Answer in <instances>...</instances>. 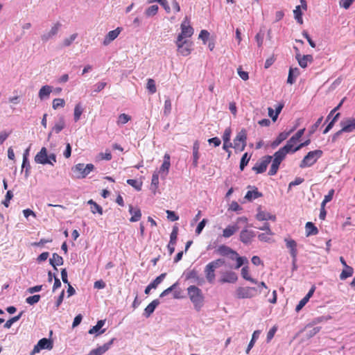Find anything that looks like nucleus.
<instances>
[{
  "instance_id": "obj_1",
  "label": "nucleus",
  "mask_w": 355,
  "mask_h": 355,
  "mask_svg": "<svg viewBox=\"0 0 355 355\" xmlns=\"http://www.w3.org/2000/svg\"><path fill=\"white\" fill-rule=\"evenodd\" d=\"M187 294L195 310L200 311L204 306L205 301L202 290L195 285H191L187 288Z\"/></svg>"
},
{
  "instance_id": "obj_2",
  "label": "nucleus",
  "mask_w": 355,
  "mask_h": 355,
  "mask_svg": "<svg viewBox=\"0 0 355 355\" xmlns=\"http://www.w3.org/2000/svg\"><path fill=\"white\" fill-rule=\"evenodd\" d=\"M225 263V259H217L206 265L204 272L206 279L209 284H213L216 278L215 270L223 266Z\"/></svg>"
},
{
  "instance_id": "obj_3",
  "label": "nucleus",
  "mask_w": 355,
  "mask_h": 355,
  "mask_svg": "<svg viewBox=\"0 0 355 355\" xmlns=\"http://www.w3.org/2000/svg\"><path fill=\"white\" fill-rule=\"evenodd\" d=\"M323 155L321 150H315L309 151L306 155L303 158L300 164L301 168L310 167L313 166Z\"/></svg>"
},
{
  "instance_id": "obj_4",
  "label": "nucleus",
  "mask_w": 355,
  "mask_h": 355,
  "mask_svg": "<svg viewBox=\"0 0 355 355\" xmlns=\"http://www.w3.org/2000/svg\"><path fill=\"white\" fill-rule=\"evenodd\" d=\"M94 168V166L92 164H82L79 163L72 167L71 170L75 174L76 178L83 179L86 178L91 171Z\"/></svg>"
},
{
  "instance_id": "obj_5",
  "label": "nucleus",
  "mask_w": 355,
  "mask_h": 355,
  "mask_svg": "<svg viewBox=\"0 0 355 355\" xmlns=\"http://www.w3.org/2000/svg\"><path fill=\"white\" fill-rule=\"evenodd\" d=\"M234 148L240 152L243 151L247 146V130L245 128L241 129L237 134L233 141Z\"/></svg>"
},
{
  "instance_id": "obj_6",
  "label": "nucleus",
  "mask_w": 355,
  "mask_h": 355,
  "mask_svg": "<svg viewBox=\"0 0 355 355\" xmlns=\"http://www.w3.org/2000/svg\"><path fill=\"white\" fill-rule=\"evenodd\" d=\"M260 293L261 291L255 287H239L236 289V296L239 299L252 298Z\"/></svg>"
},
{
  "instance_id": "obj_7",
  "label": "nucleus",
  "mask_w": 355,
  "mask_h": 355,
  "mask_svg": "<svg viewBox=\"0 0 355 355\" xmlns=\"http://www.w3.org/2000/svg\"><path fill=\"white\" fill-rule=\"evenodd\" d=\"M272 156L265 155L261 157L259 162H257L252 167V170L257 174L263 173L267 169L268 164L272 162Z\"/></svg>"
},
{
  "instance_id": "obj_8",
  "label": "nucleus",
  "mask_w": 355,
  "mask_h": 355,
  "mask_svg": "<svg viewBox=\"0 0 355 355\" xmlns=\"http://www.w3.org/2000/svg\"><path fill=\"white\" fill-rule=\"evenodd\" d=\"M53 347V343L51 339L43 338L40 339L36 345L34 346L33 349L31 352V355H34L36 353H38L42 349H48L51 350Z\"/></svg>"
},
{
  "instance_id": "obj_9",
  "label": "nucleus",
  "mask_w": 355,
  "mask_h": 355,
  "mask_svg": "<svg viewBox=\"0 0 355 355\" xmlns=\"http://www.w3.org/2000/svg\"><path fill=\"white\" fill-rule=\"evenodd\" d=\"M255 236L256 233L254 231L245 227L240 232L239 240L244 245H248L252 243L253 238Z\"/></svg>"
},
{
  "instance_id": "obj_10",
  "label": "nucleus",
  "mask_w": 355,
  "mask_h": 355,
  "mask_svg": "<svg viewBox=\"0 0 355 355\" xmlns=\"http://www.w3.org/2000/svg\"><path fill=\"white\" fill-rule=\"evenodd\" d=\"M185 280L193 279V282L201 285L204 282L203 278L198 275V272L196 269H187L183 272Z\"/></svg>"
},
{
  "instance_id": "obj_11",
  "label": "nucleus",
  "mask_w": 355,
  "mask_h": 355,
  "mask_svg": "<svg viewBox=\"0 0 355 355\" xmlns=\"http://www.w3.org/2000/svg\"><path fill=\"white\" fill-rule=\"evenodd\" d=\"M188 21L187 17L181 24V33L178 35L177 40L181 42L184 37H190L193 34V28L190 25H186L185 22Z\"/></svg>"
},
{
  "instance_id": "obj_12",
  "label": "nucleus",
  "mask_w": 355,
  "mask_h": 355,
  "mask_svg": "<svg viewBox=\"0 0 355 355\" xmlns=\"http://www.w3.org/2000/svg\"><path fill=\"white\" fill-rule=\"evenodd\" d=\"M35 162L37 164H50L53 166V163L48 158L47 150L42 147L35 157Z\"/></svg>"
},
{
  "instance_id": "obj_13",
  "label": "nucleus",
  "mask_w": 355,
  "mask_h": 355,
  "mask_svg": "<svg viewBox=\"0 0 355 355\" xmlns=\"http://www.w3.org/2000/svg\"><path fill=\"white\" fill-rule=\"evenodd\" d=\"M289 153H292V148L290 145L286 144L282 148H279L273 155V160L281 163L286 157V155Z\"/></svg>"
},
{
  "instance_id": "obj_14",
  "label": "nucleus",
  "mask_w": 355,
  "mask_h": 355,
  "mask_svg": "<svg viewBox=\"0 0 355 355\" xmlns=\"http://www.w3.org/2000/svg\"><path fill=\"white\" fill-rule=\"evenodd\" d=\"M62 24L60 22H56L48 33H45L41 35L42 42H47L49 40L55 37L60 29Z\"/></svg>"
},
{
  "instance_id": "obj_15",
  "label": "nucleus",
  "mask_w": 355,
  "mask_h": 355,
  "mask_svg": "<svg viewBox=\"0 0 355 355\" xmlns=\"http://www.w3.org/2000/svg\"><path fill=\"white\" fill-rule=\"evenodd\" d=\"M178 234V227L177 226H174L170 234V241L167 245V248L170 255H171L175 251V246L176 245Z\"/></svg>"
},
{
  "instance_id": "obj_16",
  "label": "nucleus",
  "mask_w": 355,
  "mask_h": 355,
  "mask_svg": "<svg viewBox=\"0 0 355 355\" xmlns=\"http://www.w3.org/2000/svg\"><path fill=\"white\" fill-rule=\"evenodd\" d=\"M176 45L178 47V52L182 56H187L191 53V44L186 40L179 42L178 40H177Z\"/></svg>"
},
{
  "instance_id": "obj_17",
  "label": "nucleus",
  "mask_w": 355,
  "mask_h": 355,
  "mask_svg": "<svg viewBox=\"0 0 355 355\" xmlns=\"http://www.w3.org/2000/svg\"><path fill=\"white\" fill-rule=\"evenodd\" d=\"M170 166V155L168 154H165L164 156V162L157 172L160 174L162 178H165L168 175Z\"/></svg>"
},
{
  "instance_id": "obj_18",
  "label": "nucleus",
  "mask_w": 355,
  "mask_h": 355,
  "mask_svg": "<svg viewBox=\"0 0 355 355\" xmlns=\"http://www.w3.org/2000/svg\"><path fill=\"white\" fill-rule=\"evenodd\" d=\"M342 131L344 132H352L355 131V118H348L340 122Z\"/></svg>"
},
{
  "instance_id": "obj_19",
  "label": "nucleus",
  "mask_w": 355,
  "mask_h": 355,
  "mask_svg": "<svg viewBox=\"0 0 355 355\" xmlns=\"http://www.w3.org/2000/svg\"><path fill=\"white\" fill-rule=\"evenodd\" d=\"M215 252L217 254L223 257H230V256H234L235 254L237 255V252L235 250H232L231 248L225 245H219L218 248L216 250Z\"/></svg>"
},
{
  "instance_id": "obj_20",
  "label": "nucleus",
  "mask_w": 355,
  "mask_h": 355,
  "mask_svg": "<svg viewBox=\"0 0 355 355\" xmlns=\"http://www.w3.org/2000/svg\"><path fill=\"white\" fill-rule=\"evenodd\" d=\"M166 275V273H162L160 275L157 277L151 283H150V284L146 287L144 291L145 294L148 295L151 289H155L157 286L164 279Z\"/></svg>"
},
{
  "instance_id": "obj_21",
  "label": "nucleus",
  "mask_w": 355,
  "mask_h": 355,
  "mask_svg": "<svg viewBox=\"0 0 355 355\" xmlns=\"http://www.w3.org/2000/svg\"><path fill=\"white\" fill-rule=\"evenodd\" d=\"M256 218L259 221L268 220H271L275 221L276 220V216L272 215L268 212L262 211L261 207H259L257 209V214L256 215Z\"/></svg>"
},
{
  "instance_id": "obj_22",
  "label": "nucleus",
  "mask_w": 355,
  "mask_h": 355,
  "mask_svg": "<svg viewBox=\"0 0 355 355\" xmlns=\"http://www.w3.org/2000/svg\"><path fill=\"white\" fill-rule=\"evenodd\" d=\"M295 58L302 68H306L307 67L308 62H311L313 60L311 55H301L299 53L296 54Z\"/></svg>"
},
{
  "instance_id": "obj_23",
  "label": "nucleus",
  "mask_w": 355,
  "mask_h": 355,
  "mask_svg": "<svg viewBox=\"0 0 355 355\" xmlns=\"http://www.w3.org/2000/svg\"><path fill=\"white\" fill-rule=\"evenodd\" d=\"M105 323V320H100L97 322L96 324L94 327H92L88 331L89 334H96V336H98L105 331V329H103L102 327Z\"/></svg>"
},
{
  "instance_id": "obj_24",
  "label": "nucleus",
  "mask_w": 355,
  "mask_h": 355,
  "mask_svg": "<svg viewBox=\"0 0 355 355\" xmlns=\"http://www.w3.org/2000/svg\"><path fill=\"white\" fill-rule=\"evenodd\" d=\"M237 275L232 271L224 272L220 279L221 283H234L237 281Z\"/></svg>"
},
{
  "instance_id": "obj_25",
  "label": "nucleus",
  "mask_w": 355,
  "mask_h": 355,
  "mask_svg": "<svg viewBox=\"0 0 355 355\" xmlns=\"http://www.w3.org/2000/svg\"><path fill=\"white\" fill-rule=\"evenodd\" d=\"M160 302L158 299L153 300L144 309L143 315L148 318L155 311L157 306L159 304Z\"/></svg>"
},
{
  "instance_id": "obj_26",
  "label": "nucleus",
  "mask_w": 355,
  "mask_h": 355,
  "mask_svg": "<svg viewBox=\"0 0 355 355\" xmlns=\"http://www.w3.org/2000/svg\"><path fill=\"white\" fill-rule=\"evenodd\" d=\"M65 126L64 116L63 115H59L58 120L52 127V132H54L55 134H58L65 128Z\"/></svg>"
},
{
  "instance_id": "obj_27",
  "label": "nucleus",
  "mask_w": 355,
  "mask_h": 355,
  "mask_svg": "<svg viewBox=\"0 0 355 355\" xmlns=\"http://www.w3.org/2000/svg\"><path fill=\"white\" fill-rule=\"evenodd\" d=\"M121 31V28H119V27L116 28L114 30L110 31L105 37L103 42V44L107 45L111 42L114 40L119 36Z\"/></svg>"
},
{
  "instance_id": "obj_28",
  "label": "nucleus",
  "mask_w": 355,
  "mask_h": 355,
  "mask_svg": "<svg viewBox=\"0 0 355 355\" xmlns=\"http://www.w3.org/2000/svg\"><path fill=\"white\" fill-rule=\"evenodd\" d=\"M115 340H116V338H113L109 342L105 343L102 346H99V347H96V349H92L94 354L95 355L103 354L110 348V347L114 343V341Z\"/></svg>"
},
{
  "instance_id": "obj_29",
  "label": "nucleus",
  "mask_w": 355,
  "mask_h": 355,
  "mask_svg": "<svg viewBox=\"0 0 355 355\" xmlns=\"http://www.w3.org/2000/svg\"><path fill=\"white\" fill-rule=\"evenodd\" d=\"M294 130V128L293 129H291V130H289L288 132H280L278 136L276 137V139L272 141V143L271 144V146L272 148H276L277 146H278L282 141H284V140H286L288 137L289 136V135Z\"/></svg>"
},
{
  "instance_id": "obj_30",
  "label": "nucleus",
  "mask_w": 355,
  "mask_h": 355,
  "mask_svg": "<svg viewBox=\"0 0 355 355\" xmlns=\"http://www.w3.org/2000/svg\"><path fill=\"white\" fill-rule=\"evenodd\" d=\"M286 247L290 250V254L291 257L293 259V261L295 262L297 259V243L293 239H286Z\"/></svg>"
},
{
  "instance_id": "obj_31",
  "label": "nucleus",
  "mask_w": 355,
  "mask_h": 355,
  "mask_svg": "<svg viewBox=\"0 0 355 355\" xmlns=\"http://www.w3.org/2000/svg\"><path fill=\"white\" fill-rule=\"evenodd\" d=\"M200 144L198 141H196L193 143L192 150H193V161L192 165L194 168L198 167V159L200 158L199 153Z\"/></svg>"
},
{
  "instance_id": "obj_32",
  "label": "nucleus",
  "mask_w": 355,
  "mask_h": 355,
  "mask_svg": "<svg viewBox=\"0 0 355 355\" xmlns=\"http://www.w3.org/2000/svg\"><path fill=\"white\" fill-rule=\"evenodd\" d=\"M239 230V227L237 224L229 225L223 230L222 236L226 239L230 238Z\"/></svg>"
},
{
  "instance_id": "obj_33",
  "label": "nucleus",
  "mask_w": 355,
  "mask_h": 355,
  "mask_svg": "<svg viewBox=\"0 0 355 355\" xmlns=\"http://www.w3.org/2000/svg\"><path fill=\"white\" fill-rule=\"evenodd\" d=\"M129 212L132 216L131 218H130V222H137L141 219V212L139 208H134L132 205H130Z\"/></svg>"
},
{
  "instance_id": "obj_34",
  "label": "nucleus",
  "mask_w": 355,
  "mask_h": 355,
  "mask_svg": "<svg viewBox=\"0 0 355 355\" xmlns=\"http://www.w3.org/2000/svg\"><path fill=\"white\" fill-rule=\"evenodd\" d=\"M49 263L57 270V266L63 265V258L57 253H53L52 258L49 259Z\"/></svg>"
},
{
  "instance_id": "obj_35",
  "label": "nucleus",
  "mask_w": 355,
  "mask_h": 355,
  "mask_svg": "<svg viewBox=\"0 0 355 355\" xmlns=\"http://www.w3.org/2000/svg\"><path fill=\"white\" fill-rule=\"evenodd\" d=\"M305 131V129L299 130L294 135H293L286 142L287 145H290L291 148H293L294 144L300 140L302 137Z\"/></svg>"
},
{
  "instance_id": "obj_36",
  "label": "nucleus",
  "mask_w": 355,
  "mask_h": 355,
  "mask_svg": "<svg viewBox=\"0 0 355 355\" xmlns=\"http://www.w3.org/2000/svg\"><path fill=\"white\" fill-rule=\"evenodd\" d=\"M305 230L306 236L317 235L319 232L318 227L312 222L306 223Z\"/></svg>"
},
{
  "instance_id": "obj_37",
  "label": "nucleus",
  "mask_w": 355,
  "mask_h": 355,
  "mask_svg": "<svg viewBox=\"0 0 355 355\" xmlns=\"http://www.w3.org/2000/svg\"><path fill=\"white\" fill-rule=\"evenodd\" d=\"M52 92V87L49 85H44L41 87L39 91L38 96L41 100H44L49 97Z\"/></svg>"
},
{
  "instance_id": "obj_38",
  "label": "nucleus",
  "mask_w": 355,
  "mask_h": 355,
  "mask_svg": "<svg viewBox=\"0 0 355 355\" xmlns=\"http://www.w3.org/2000/svg\"><path fill=\"white\" fill-rule=\"evenodd\" d=\"M300 73L298 68L291 67L288 71V76L287 78V83L292 85L295 82V77Z\"/></svg>"
},
{
  "instance_id": "obj_39",
  "label": "nucleus",
  "mask_w": 355,
  "mask_h": 355,
  "mask_svg": "<svg viewBox=\"0 0 355 355\" xmlns=\"http://www.w3.org/2000/svg\"><path fill=\"white\" fill-rule=\"evenodd\" d=\"M261 196L262 193L258 191L257 188H255L252 191H248L245 196V198L248 201H252Z\"/></svg>"
},
{
  "instance_id": "obj_40",
  "label": "nucleus",
  "mask_w": 355,
  "mask_h": 355,
  "mask_svg": "<svg viewBox=\"0 0 355 355\" xmlns=\"http://www.w3.org/2000/svg\"><path fill=\"white\" fill-rule=\"evenodd\" d=\"M158 186H159V173L155 171L153 174L152 180H151V184H150V189L154 194L156 193V191L158 188Z\"/></svg>"
},
{
  "instance_id": "obj_41",
  "label": "nucleus",
  "mask_w": 355,
  "mask_h": 355,
  "mask_svg": "<svg viewBox=\"0 0 355 355\" xmlns=\"http://www.w3.org/2000/svg\"><path fill=\"white\" fill-rule=\"evenodd\" d=\"M230 259L236 261V265L235 268L238 269L241 267L243 264L248 263L246 257H240L237 253V255L230 256Z\"/></svg>"
},
{
  "instance_id": "obj_42",
  "label": "nucleus",
  "mask_w": 355,
  "mask_h": 355,
  "mask_svg": "<svg viewBox=\"0 0 355 355\" xmlns=\"http://www.w3.org/2000/svg\"><path fill=\"white\" fill-rule=\"evenodd\" d=\"M252 157L251 154H249L248 153H245L240 161V165L239 168L241 171H243L245 167L248 165L249 161L250 160V158Z\"/></svg>"
},
{
  "instance_id": "obj_43",
  "label": "nucleus",
  "mask_w": 355,
  "mask_h": 355,
  "mask_svg": "<svg viewBox=\"0 0 355 355\" xmlns=\"http://www.w3.org/2000/svg\"><path fill=\"white\" fill-rule=\"evenodd\" d=\"M241 276L244 279L248 280L253 284L257 283V281L255 279L251 277L250 275H249V269L248 266H243L242 268Z\"/></svg>"
},
{
  "instance_id": "obj_44",
  "label": "nucleus",
  "mask_w": 355,
  "mask_h": 355,
  "mask_svg": "<svg viewBox=\"0 0 355 355\" xmlns=\"http://www.w3.org/2000/svg\"><path fill=\"white\" fill-rule=\"evenodd\" d=\"M261 331L259 330H256L253 332L251 340L250 341L248 347L246 349V353L248 354L251 349L253 347L256 340L258 339Z\"/></svg>"
},
{
  "instance_id": "obj_45",
  "label": "nucleus",
  "mask_w": 355,
  "mask_h": 355,
  "mask_svg": "<svg viewBox=\"0 0 355 355\" xmlns=\"http://www.w3.org/2000/svg\"><path fill=\"white\" fill-rule=\"evenodd\" d=\"M354 273V269L351 266H347L345 268V269L342 271V272L340 275V279L341 280H345L347 278L352 276Z\"/></svg>"
},
{
  "instance_id": "obj_46",
  "label": "nucleus",
  "mask_w": 355,
  "mask_h": 355,
  "mask_svg": "<svg viewBox=\"0 0 355 355\" xmlns=\"http://www.w3.org/2000/svg\"><path fill=\"white\" fill-rule=\"evenodd\" d=\"M159 7L157 5H152L145 10V15L147 17H153L158 12Z\"/></svg>"
},
{
  "instance_id": "obj_47",
  "label": "nucleus",
  "mask_w": 355,
  "mask_h": 355,
  "mask_svg": "<svg viewBox=\"0 0 355 355\" xmlns=\"http://www.w3.org/2000/svg\"><path fill=\"white\" fill-rule=\"evenodd\" d=\"M83 108L81 104L80 103H77L75 105L74 112H73V119H74L75 122H77L80 119V116L83 114Z\"/></svg>"
},
{
  "instance_id": "obj_48",
  "label": "nucleus",
  "mask_w": 355,
  "mask_h": 355,
  "mask_svg": "<svg viewBox=\"0 0 355 355\" xmlns=\"http://www.w3.org/2000/svg\"><path fill=\"white\" fill-rule=\"evenodd\" d=\"M302 6H297L293 10L294 17L297 22L300 24H303L302 12L301 11Z\"/></svg>"
},
{
  "instance_id": "obj_49",
  "label": "nucleus",
  "mask_w": 355,
  "mask_h": 355,
  "mask_svg": "<svg viewBox=\"0 0 355 355\" xmlns=\"http://www.w3.org/2000/svg\"><path fill=\"white\" fill-rule=\"evenodd\" d=\"M272 235L273 232H263L259 234L257 237L260 241L270 243L272 241L271 236Z\"/></svg>"
},
{
  "instance_id": "obj_50",
  "label": "nucleus",
  "mask_w": 355,
  "mask_h": 355,
  "mask_svg": "<svg viewBox=\"0 0 355 355\" xmlns=\"http://www.w3.org/2000/svg\"><path fill=\"white\" fill-rule=\"evenodd\" d=\"M340 113H337L334 115V116L332 118V119L329 122L324 130H323V134L328 133L334 127L336 121L338 119L340 116Z\"/></svg>"
},
{
  "instance_id": "obj_51",
  "label": "nucleus",
  "mask_w": 355,
  "mask_h": 355,
  "mask_svg": "<svg viewBox=\"0 0 355 355\" xmlns=\"http://www.w3.org/2000/svg\"><path fill=\"white\" fill-rule=\"evenodd\" d=\"M31 168L30 162L28 161V159L26 157V156L23 157V162L21 165V171H24V169H25V177L28 178L29 176V171Z\"/></svg>"
},
{
  "instance_id": "obj_52",
  "label": "nucleus",
  "mask_w": 355,
  "mask_h": 355,
  "mask_svg": "<svg viewBox=\"0 0 355 355\" xmlns=\"http://www.w3.org/2000/svg\"><path fill=\"white\" fill-rule=\"evenodd\" d=\"M146 88L150 94H153L157 92L155 82L153 79H148Z\"/></svg>"
},
{
  "instance_id": "obj_53",
  "label": "nucleus",
  "mask_w": 355,
  "mask_h": 355,
  "mask_svg": "<svg viewBox=\"0 0 355 355\" xmlns=\"http://www.w3.org/2000/svg\"><path fill=\"white\" fill-rule=\"evenodd\" d=\"M131 120V117L126 114H121L118 116L117 124L119 125H124Z\"/></svg>"
},
{
  "instance_id": "obj_54",
  "label": "nucleus",
  "mask_w": 355,
  "mask_h": 355,
  "mask_svg": "<svg viewBox=\"0 0 355 355\" xmlns=\"http://www.w3.org/2000/svg\"><path fill=\"white\" fill-rule=\"evenodd\" d=\"M127 183L134 187L137 191H139L141 190L142 182L135 179L127 180Z\"/></svg>"
},
{
  "instance_id": "obj_55",
  "label": "nucleus",
  "mask_w": 355,
  "mask_h": 355,
  "mask_svg": "<svg viewBox=\"0 0 355 355\" xmlns=\"http://www.w3.org/2000/svg\"><path fill=\"white\" fill-rule=\"evenodd\" d=\"M272 162L270 168L268 171V175H270V176L275 175L277 173V172L279 169V165L281 164L278 162L273 160L272 159Z\"/></svg>"
},
{
  "instance_id": "obj_56",
  "label": "nucleus",
  "mask_w": 355,
  "mask_h": 355,
  "mask_svg": "<svg viewBox=\"0 0 355 355\" xmlns=\"http://www.w3.org/2000/svg\"><path fill=\"white\" fill-rule=\"evenodd\" d=\"M153 2H157L159 3L165 10L166 13H170L171 12V8L168 3V1L166 0H150L148 1V3H153Z\"/></svg>"
},
{
  "instance_id": "obj_57",
  "label": "nucleus",
  "mask_w": 355,
  "mask_h": 355,
  "mask_svg": "<svg viewBox=\"0 0 355 355\" xmlns=\"http://www.w3.org/2000/svg\"><path fill=\"white\" fill-rule=\"evenodd\" d=\"M171 107H172L171 101L168 97L164 101V110H163L164 114L165 116H168L171 113Z\"/></svg>"
},
{
  "instance_id": "obj_58",
  "label": "nucleus",
  "mask_w": 355,
  "mask_h": 355,
  "mask_svg": "<svg viewBox=\"0 0 355 355\" xmlns=\"http://www.w3.org/2000/svg\"><path fill=\"white\" fill-rule=\"evenodd\" d=\"M65 105V102L62 98H55L53 101L52 107L54 110H57L59 107H63Z\"/></svg>"
},
{
  "instance_id": "obj_59",
  "label": "nucleus",
  "mask_w": 355,
  "mask_h": 355,
  "mask_svg": "<svg viewBox=\"0 0 355 355\" xmlns=\"http://www.w3.org/2000/svg\"><path fill=\"white\" fill-rule=\"evenodd\" d=\"M13 198V193L12 191L9 190L6 192L5 199L2 201V204L6 207H8L10 205V201Z\"/></svg>"
},
{
  "instance_id": "obj_60",
  "label": "nucleus",
  "mask_w": 355,
  "mask_h": 355,
  "mask_svg": "<svg viewBox=\"0 0 355 355\" xmlns=\"http://www.w3.org/2000/svg\"><path fill=\"white\" fill-rule=\"evenodd\" d=\"M334 194V189L329 190L327 195L324 196V198L321 203V207H324L327 202H330L333 198Z\"/></svg>"
},
{
  "instance_id": "obj_61",
  "label": "nucleus",
  "mask_w": 355,
  "mask_h": 355,
  "mask_svg": "<svg viewBox=\"0 0 355 355\" xmlns=\"http://www.w3.org/2000/svg\"><path fill=\"white\" fill-rule=\"evenodd\" d=\"M40 297H41L40 295H34L28 297L26 299V302L30 305H33L40 301Z\"/></svg>"
},
{
  "instance_id": "obj_62",
  "label": "nucleus",
  "mask_w": 355,
  "mask_h": 355,
  "mask_svg": "<svg viewBox=\"0 0 355 355\" xmlns=\"http://www.w3.org/2000/svg\"><path fill=\"white\" fill-rule=\"evenodd\" d=\"M78 34L73 33L69 37H67L63 40V46L65 47L69 46L72 42L77 38Z\"/></svg>"
},
{
  "instance_id": "obj_63",
  "label": "nucleus",
  "mask_w": 355,
  "mask_h": 355,
  "mask_svg": "<svg viewBox=\"0 0 355 355\" xmlns=\"http://www.w3.org/2000/svg\"><path fill=\"white\" fill-rule=\"evenodd\" d=\"M178 286V282L174 283L170 287H168V288L165 289L163 292H162L161 294L159 295V297H164L166 296L171 292L174 291L177 288Z\"/></svg>"
},
{
  "instance_id": "obj_64",
  "label": "nucleus",
  "mask_w": 355,
  "mask_h": 355,
  "mask_svg": "<svg viewBox=\"0 0 355 355\" xmlns=\"http://www.w3.org/2000/svg\"><path fill=\"white\" fill-rule=\"evenodd\" d=\"M263 39H264V33H263L262 31H259L255 35V40H256L257 45L259 48L261 47V46L263 44Z\"/></svg>"
}]
</instances>
